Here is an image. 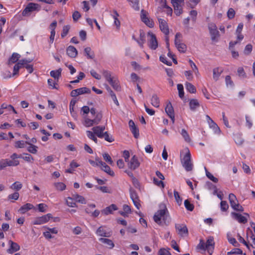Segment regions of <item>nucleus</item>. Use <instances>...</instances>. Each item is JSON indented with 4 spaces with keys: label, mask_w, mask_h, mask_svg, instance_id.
I'll return each mask as SVG.
<instances>
[{
    "label": "nucleus",
    "mask_w": 255,
    "mask_h": 255,
    "mask_svg": "<svg viewBox=\"0 0 255 255\" xmlns=\"http://www.w3.org/2000/svg\"><path fill=\"white\" fill-rule=\"evenodd\" d=\"M69 29H70L69 25H65L63 26V30H62V31L61 32V37L62 38L65 37L67 35V34H68V33L69 32Z\"/></svg>",
    "instance_id": "nucleus-60"
},
{
    "label": "nucleus",
    "mask_w": 255,
    "mask_h": 255,
    "mask_svg": "<svg viewBox=\"0 0 255 255\" xmlns=\"http://www.w3.org/2000/svg\"><path fill=\"white\" fill-rule=\"evenodd\" d=\"M158 255H171V254L168 250L162 248L158 251Z\"/></svg>",
    "instance_id": "nucleus-64"
},
{
    "label": "nucleus",
    "mask_w": 255,
    "mask_h": 255,
    "mask_svg": "<svg viewBox=\"0 0 255 255\" xmlns=\"http://www.w3.org/2000/svg\"><path fill=\"white\" fill-rule=\"evenodd\" d=\"M175 229L178 234L181 236H183L184 235H188V230L184 224H176Z\"/></svg>",
    "instance_id": "nucleus-10"
},
{
    "label": "nucleus",
    "mask_w": 255,
    "mask_h": 255,
    "mask_svg": "<svg viewBox=\"0 0 255 255\" xmlns=\"http://www.w3.org/2000/svg\"><path fill=\"white\" fill-rule=\"evenodd\" d=\"M205 170L206 172V175L209 179H210L214 183H217L218 182V179L214 177L210 172H209L206 167H205Z\"/></svg>",
    "instance_id": "nucleus-40"
},
{
    "label": "nucleus",
    "mask_w": 255,
    "mask_h": 255,
    "mask_svg": "<svg viewBox=\"0 0 255 255\" xmlns=\"http://www.w3.org/2000/svg\"><path fill=\"white\" fill-rule=\"evenodd\" d=\"M174 196L177 204L179 205H180L182 204V200L180 197L179 193L176 190L174 191Z\"/></svg>",
    "instance_id": "nucleus-50"
},
{
    "label": "nucleus",
    "mask_w": 255,
    "mask_h": 255,
    "mask_svg": "<svg viewBox=\"0 0 255 255\" xmlns=\"http://www.w3.org/2000/svg\"><path fill=\"white\" fill-rule=\"evenodd\" d=\"M67 54L71 58H75L78 54V51L75 47L69 46L67 48Z\"/></svg>",
    "instance_id": "nucleus-17"
},
{
    "label": "nucleus",
    "mask_w": 255,
    "mask_h": 255,
    "mask_svg": "<svg viewBox=\"0 0 255 255\" xmlns=\"http://www.w3.org/2000/svg\"><path fill=\"white\" fill-rule=\"evenodd\" d=\"M117 210L118 208L117 206L115 204H112L103 210L102 211V213L105 215H108L110 214H112L113 211H116Z\"/></svg>",
    "instance_id": "nucleus-18"
},
{
    "label": "nucleus",
    "mask_w": 255,
    "mask_h": 255,
    "mask_svg": "<svg viewBox=\"0 0 255 255\" xmlns=\"http://www.w3.org/2000/svg\"><path fill=\"white\" fill-rule=\"evenodd\" d=\"M177 89L178 90L179 97L181 99H183L184 98V95L183 86L181 84H178Z\"/></svg>",
    "instance_id": "nucleus-44"
},
{
    "label": "nucleus",
    "mask_w": 255,
    "mask_h": 255,
    "mask_svg": "<svg viewBox=\"0 0 255 255\" xmlns=\"http://www.w3.org/2000/svg\"><path fill=\"white\" fill-rule=\"evenodd\" d=\"M253 49V46L251 44H249L246 45L244 51V53L245 55H248L252 52Z\"/></svg>",
    "instance_id": "nucleus-56"
},
{
    "label": "nucleus",
    "mask_w": 255,
    "mask_h": 255,
    "mask_svg": "<svg viewBox=\"0 0 255 255\" xmlns=\"http://www.w3.org/2000/svg\"><path fill=\"white\" fill-rule=\"evenodd\" d=\"M38 5V4L37 3L32 2L29 3L23 10L22 13V15L25 16L29 15V13L31 12H32L36 9Z\"/></svg>",
    "instance_id": "nucleus-8"
},
{
    "label": "nucleus",
    "mask_w": 255,
    "mask_h": 255,
    "mask_svg": "<svg viewBox=\"0 0 255 255\" xmlns=\"http://www.w3.org/2000/svg\"><path fill=\"white\" fill-rule=\"evenodd\" d=\"M214 244L215 243L212 237L209 238L206 243H205L207 251L210 255H212L213 253Z\"/></svg>",
    "instance_id": "nucleus-15"
},
{
    "label": "nucleus",
    "mask_w": 255,
    "mask_h": 255,
    "mask_svg": "<svg viewBox=\"0 0 255 255\" xmlns=\"http://www.w3.org/2000/svg\"><path fill=\"white\" fill-rule=\"evenodd\" d=\"M52 215L51 214H47L46 215H43L41 217L36 218L34 221V225H41L47 222L50 219L52 218Z\"/></svg>",
    "instance_id": "nucleus-7"
},
{
    "label": "nucleus",
    "mask_w": 255,
    "mask_h": 255,
    "mask_svg": "<svg viewBox=\"0 0 255 255\" xmlns=\"http://www.w3.org/2000/svg\"><path fill=\"white\" fill-rule=\"evenodd\" d=\"M181 134L185 140V141L187 142H189L190 141V138L189 135L187 132V131L185 129H182L181 130Z\"/></svg>",
    "instance_id": "nucleus-54"
},
{
    "label": "nucleus",
    "mask_w": 255,
    "mask_h": 255,
    "mask_svg": "<svg viewBox=\"0 0 255 255\" xmlns=\"http://www.w3.org/2000/svg\"><path fill=\"white\" fill-rule=\"evenodd\" d=\"M25 142L23 140H18L15 143V147L16 148H23L25 146Z\"/></svg>",
    "instance_id": "nucleus-63"
},
{
    "label": "nucleus",
    "mask_w": 255,
    "mask_h": 255,
    "mask_svg": "<svg viewBox=\"0 0 255 255\" xmlns=\"http://www.w3.org/2000/svg\"><path fill=\"white\" fill-rule=\"evenodd\" d=\"M7 160V166H17L19 164V162L18 160H13L11 159V160H9L7 159H6Z\"/></svg>",
    "instance_id": "nucleus-57"
},
{
    "label": "nucleus",
    "mask_w": 255,
    "mask_h": 255,
    "mask_svg": "<svg viewBox=\"0 0 255 255\" xmlns=\"http://www.w3.org/2000/svg\"><path fill=\"white\" fill-rule=\"evenodd\" d=\"M189 106L190 110L194 111L197 108L199 107L200 104L197 99H192L189 102Z\"/></svg>",
    "instance_id": "nucleus-26"
},
{
    "label": "nucleus",
    "mask_w": 255,
    "mask_h": 255,
    "mask_svg": "<svg viewBox=\"0 0 255 255\" xmlns=\"http://www.w3.org/2000/svg\"><path fill=\"white\" fill-rule=\"evenodd\" d=\"M34 208V206L32 204L30 203H26L25 205L21 206L19 209L18 211L20 212L22 214H24L28 210L32 209Z\"/></svg>",
    "instance_id": "nucleus-24"
},
{
    "label": "nucleus",
    "mask_w": 255,
    "mask_h": 255,
    "mask_svg": "<svg viewBox=\"0 0 255 255\" xmlns=\"http://www.w3.org/2000/svg\"><path fill=\"white\" fill-rule=\"evenodd\" d=\"M184 206L186 209L190 211H192L194 208V206L188 200H185L184 201Z\"/></svg>",
    "instance_id": "nucleus-42"
},
{
    "label": "nucleus",
    "mask_w": 255,
    "mask_h": 255,
    "mask_svg": "<svg viewBox=\"0 0 255 255\" xmlns=\"http://www.w3.org/2000/svg\"><path fill=\"white\" fill-rule=\"evenodd\" d=\"M185 150V154L181 158V162L186 171H190L193 169V166L191 162V156L188 148H186Z\"/></svg>",
    "instance_id": "nucleus-2"
},
{
    "label": "nucleus",
    "mask_w": 255,
    "mask_h": 255,
    "mask_svg": "<svg viewBox=\"0 0 255 255\" xmlns=\"http://www.w3.org/2000/svg\"><path fill=\"white\" fill-rule=\"evenodd\" d=\"M139 39H136L134 38V36H133V38L134 39L136 42L138 43V44L139 45L140 47L143 48V44L145 42L146 39H145V34L144 32L140 30L139 31Z\"/></svg>",
    "instance_id": "nucleus-19"
},
{
    "label": "nucleus",
    "mask_w": 255,
    "mask_h": 255,
    "mask_svg": "<svg viewBox=\"0 0 255 255\" xmlns=\"http://www.w3.org/2000/svg\"><path fill=\"white\" fill-rule=\"evenodd\" d=\"M209 127L213 128L215 133H219L220 132V129L218 125L213 121H211L208 123Z\"/></svg>",
    "instance_id": "nucleus-31"
},
{
    "label": "nucleus",
    "mask_w": 255,
    "mask_h": 255,
    "mask_svg": "<svg viewBox=\"0 0 255 255\" xmlns=\"http://www.w3.org/2000/svg\"><path fill=\"white\" fill-rule=\"evenodd\" d=\"M73 199L76 201L79 202L81 204H86V200L82 196L79 195L78 194H73Z\"/></svg>",
    "instance_id": "nucleus-32"
},
{
    "label": "nucleus",
    "mask_w": 255,
    "mask_h": 255,
    "mask_svg": "<svg viewBox=\"0 0 255 255\" xmlns=\"http://www.w3.org/2000/svg\"><path fill=\"white\" fill-rule=\"evenodd\" d=\"M22 66V65H21V64H19V61L14 66L12 76H14L15 75L18 74L19 69Z\"/></svg>",
    "instance_id": "nucleus-53"
},
{
    "label": "nucleus",
    "mask_w": 255,
    "mask_h": 255,
    "mask_svg": "<svg viewBox=\"0 0 255 255\" xmlns=\"http://www.w3.org/2000/svg\"><path fill=\"white\" fill-rule=\"evenodd\" d=\"M232 254L242 255L243 254V252L241 249L239 248H235L233 249L231 252H229L227 253V255H231Z\"/></svg>",
    "instance_id": "nucleus-55"
},
{
    "label": "nucleus",
    "mask_w": 255,
    "mask_h": 255,
    "mask_svg": "<svg viewBox=\"0 0 255 255\" xmlns=\"http://www.w3.org/2000/svg\"><path fill=\"white\" fill-rule=\"evenodd\" d=\"M208 28L211 40L213 41L217 42L220 37V33L216 25L214 23H210L208 25Z\"/></svg>",
    "instance_id": "nucleus-4"
},
{
    "label": "nucleus",
    "mask_w": 255,
    "mask_h": 255,
    "mask_svg": "<svg viewBox=\"0 0 255 255\" xmlns=\"http://www.w3.org/2000/svg\"><path fill=\"white\" fill-rule=\"evenodd\" d=\"M129 127L130 130L133 134L135 138H137L139 136V130L138 128L135 126L134 122L130 120L128 122Z\"/></svg>",
    "instance_id": "nucleus-13"
},
{
    "label": "nucleus",
    "mask_w": 255,
    "mask_h": 255,
    "mask_svg": "<svg viewBox=\"0 0 255 255\" xmlns=\"http://www.w3.org/2000/svg\"><path fill=\"white\" fill-rule=\"evenodd\" d=\"M102 114L101 112L96 114L95 118L93 119L95 125H98L99 124L102 119Z\"/></svg>",
    "instance_id": "nucleus-58"
},
{
    "label": "nucleus",
    "mask_w": 255,
    "mask_h": 255,
    "mask_svg": "<svg viewBox=\"0 0 255 255\" xmlns=\"http://www.w3.org/2000/svg\"><path fill=\"white\" fill-rule=\"evenodd\" d=\"M223 70L221 68L217 67L213 69V79L215 81L219 79V77L223 72Z\"/></svg>",
    "instance_id": "nucleus-25"
},
{
    "label": "nucleus",
    "mask_w": 255,
    "mask_h": 255,
    "mask_svg": "<svg viewBox=\"0 0 255 255\" xmlns=\"http://www.w3.org/2000/svg\"><path fill=\"white\" fill-rule=\"evenodd\" d=\"M221 210L223 212L227 211L229 208V205L226 201H222L220 203Z\"/></svg>",
    "instance_id": "nucleus-51"
},
{
    "label": "nucleus",
    "mask_w": 255,
    "mask_h": 255,
    "mask_svg": "<svg viewBox=\"0 0 255 255\" xmlns=\"http://www.w3.org/2000/svg\"><path fill=\"white\" fill-rule=\"evenodd\" d=\"M128 166L131 170H135L139 166L140 163L138 161L137 157L134 155L130 160L128 162Z\"/></svg>",
    "instance_id": "nucleus-9"
},
{
    "label": "nucleus",
    "mask_w": 255,
    "mask_h": 255,
    "mask_svg": "<svg viewBox=\"0 0 255 255\" xmlns=\"http://www.w3.org/2000/svg\"><path fill=\"white\" fill-rule=\"evenodd\" d=\"M99 163L101 164V166L102 167L101 169L102 170H103L104 171H105V172H106L109 175L112 176H114L115 175L114 171L111 170V168L109 166L107 165L105 162L103 161Z\"/></svg>",
    "instance_id": "nucleus-20"
},
{
    "label": "nucleus",
    "mask_w": 255,
    "mask_h": 255,
    "mask_svg": "<svg viewBox=\"0 0 255 255\" xmlns=\"http://www.w3.org/2000/svg\"><path fill=\"white\" fill-rule=\"evenodd\" d=\"M103 75L109 83L111 82L113 80H114L113 78L111 77V73L108 71H104Z\"/></svg>",
    "instance_id": "nucleus-47"
},
{
    "label": "nucleus",
    "mask_w": 255,
    "mask_h": 255,
    "mask_svg": "<svg viewBox=\"0 0 255 255\" xmlns=\"http://www.w3.org/2000/svg\"><path fill=\"white\" fill-rule=\"evenodd\" d=\"M186 90L190 93H195L196 92L195 86L191 83L186 82L185 84Z\"/></svg>",
    "instance_id": "nucleus-34"
},
{
    "label": "nucleus",
    "mask_w": 255,
    "mask_h": 255,
    "mask_svg": "<svg viewBox=\"0 0 255 255\" xmlns=\"http://www.w3.org/2000/svg\"><path fill=\"white\" fill-rule=\"evenodd\" d=\"M9 248L7 249V252L9 254H12L20 250V246L16 243L11 240L8 241Z\"/></svg>",
    "instance_id": "nucleus-12"
},
{
    "label": "nucleus",
    "mask_w": 255,
    "mask_h": 255,
    "mask_svg": "<svg viewBox=\"0 0 255 255\" xmlns=\"http://www.w3.org/2000/svg\"><path fill=\"white\" fill-rule=\"evenodd\" d=\"M130 5L136 10L139 9V0H128Z\"/></svg>",
    "instance_id": "nucleus-35"
},
{
    "label": "nucleus",
    "mask_w": 255,
    "mask_h": 255,
    "mask_svg": "<svg viewBox=\"0 0 255 255\" xmlns=\"http://www.w3.org/2000/svg\"><path fill=\"white\" fill-rule=\"evenodd\" d=\"M96 234L97 235L101 237H110L111 234L110 232H107L103 228V227H100L96 231Z\"/></svg>",
    "instance_id": "nucleus-21"
},
{
    "label": "nucleus",
    "mask_w": 255,
    "mask_h": 255,
    "mask_svg": "<svg viewBox=\"0 0 255 255\" xmlns=\"http://www.w3.org/2000/svg\"><path fill=\"white\" fill-rule=\"evenodd\" d=\"M99 241H100L102 243L106 244L108 246L109 248L110 249H113L115 246V245L113 241L107 238H100Z\"/></svg>",
    "instance_id": "nucleus-27"
},
{
    "label": "nucleus",
    "mask_w": 255,
    "mask_h": 255,
    "mask_svg": "<svg viewBox=\"0 0 255 255\" xmlns=\"http://www.w3.org/2000/svg\"><path fill=\"white\" fill-rule=\"evenodd\" d=\"M235 15V11L232 8H230L227 12L228 17L231 19L233 18Z\"/></svg>",
    "instance_id": "nucleus-61"
},
{
    "label": "nucleus",
    "mask_w": 255,
    "mask_h": 255,
    "mask_svg": "<svg viewBox=\"0 0 255 255\" xmlns=\"http://www.w3.org/2000/svg\"><path fill=\"white\" fill-rule=\"evenodd\" d=\"M112 16L114 19V24L117 26L118 29H119L121 22L118 17L119 16V14L116 10H114L113 13L111 14Z\"/></svg>",
    "instance_id": "nucleus-22"
},
{
    "label": "nucleus",
    "mask_w": 255,
    "mask_h": 255,
    "mask_svg": "<svg viewBox=\"0 0 255 255\" xmlns=\"http://www.w3.org/2000/svg\"><path fill=\"white\" fill-rule=\"evenodd\" d=\"M61 71L62 70L61 68H59L56 71H51L50 72V75L51 77H53L55 79H58L59 77L61 76Z\"/></svg>",
    "instance_id": "nucleus-37"
},
{
    "label": "nucleus",
    "mask_w": 255,
    "mask_h": 255,
    "mask_svg": "<svg viewBox=\"0 0 255 255\" xmlns=\"http://www.w3.org/2000/svg\"><path fill=\"white\" fill-rule=\"evenodd\" d=\"M77 90L79 95L84 94H90L91 93L90 89L87 87H82L77 89Z\"/></svg>",
    "instance_id": "nucleus-41"
},
{
    "label": "nucleus",
    "mask_w": 255,
    "mask_h": 255,
    "mask_svg": "<svg viewBox=\"0 0 255 255\" xmlns=\"http://www.w3.org/2000/svg\"><path fill=\"white\" fill-rule=\"evenodd\" d=\"M153 220L155 223L159 225L163 226L169 224L170 218L165 204L161 203L159 205V210L155 213Z\"/></svg>",
    "instance_id": "nucleus-1"
},
{
    "label": "nucleus",
    "mask_w": 255,
    "mask_h": 255,
    "mask_svg": "<svg viewBox=\"0 0 255 255\" xmlns=\"http://www.w3.org/2000/svg\"><path fill=\"white\" fill-rule=\"evenodd\" d=\"M104 159L108 162L110 165H112L113 164V161L112 159V158L109 155V154L107 153H105L103 154Z\"/></svg>",
    "instance_id": "nucleus-49"
},
{
    "label": "nucleus",
    "mask_w": 255,
    "mask_h": 255,
    "mask_svg": "<svg viewBox=\"0 0 255 255\" xmlns=\"http://www.w3.org/2000/svg\"><path fill=\"white\" fill-rule=\"evenodd\" d=\"M151 104L154 107L158 108L159 107L160 101L157 95L154 94L152 95L151 99Z\"/></svg>",
    "instance_id": "nucleus-28"
},
{
    "label": "nucleus",
    "mask_w": 255,
    "mask_h": 255,
    "mask_svg": "<svg viewBox=\"0 0 255 255\" xmlns=\"http://www.w3.org/2000/svg\"><path fill=\"white\" fill-rule=\"evenodd\" d=\"M22 185L19 182L16 181L13 183L11 186L10 188L13 190H15L16 191H19L22 188Z\"/></svg>",
    "instance_id": "nucleus-43"
},
{
    "label": "nucleus",
    "mask_w": 255,
    "mask_h": 255,
    "mask_svg": "<svg viewBox=\"0 0 255 255\" xmlns=\"http://www.w3.org/2000/svg\"><path fill=\"white\" fill-rule=\"evenodd\" d=\"M102 138L109 142H112L114 141V138L112 135L109 134L107 131H106L103 134Z\"/></svg>",
    "instance_id": "nucleus-36"
},
{
    "label": "nucleus",
    "mask_w": 255,
    "mask_h": 255,
    "mask_svg": "<svg viewBox=\"0 0 255 255\" xmlns=\"http://www.w3.org/2000/svg\"><path fill=\"white\" fill-rule=\"evenodd\" d=\"M92 130L95 134H96L98 137L102 138L103 134L105 132L104 131L105 129V127L102 126H96L92 128Z\"/></svg>",
    "instance_id": "nucleus-14"
},
{
    "label": "nucleus",
    "mask_w": 255,
    "mask_h": 255,
    "mask_svg": "<svg viewBox=\"0 0 255 255\" xmlns=\"http://www.w3.org/2000/svg\"><path fill=\"white\" fill-rule=\"evenodd\" d=\"M147 37L149 47L152 50H155L158 47V42L155 35L151 32H148Z\"/></svg>",
    "instance_id": "nucleus-5"
},
{
    "label": "nucleus",
    "mask_w": 255,
    "mask_h": 255,
    "mask_svg": "<svg viewBox=\"0 0 255 255\" xmlns=\"http://www.w3.org/2000/svg\"><path fill=\"white\" fill-rule=\"evenodd\" d=\"M55 188L60 191H63L66 188V185L62 182H57L54 184Z\"/></svg>",
    "instance_id": "nucleus-46"
},
{
    "label": "nucleus",
    "mask_w": 255,
    "mask_h": 255,
    "mask_svg": "<svg viewBox=\"0 0 255 255\" xmlns=\"http://www.w3.org/2000/svg\"><path fill=\"white\" fill-rule=\"evenodd\" d=\"M84 52L88 59H93L95 57L94 51H92L91 48L89 47L85 48Z\"/></svg>",
    "instance_id": "nucleus-30"
},
{
    "label": "nucleus",
    "mask_w": 255,
    "mask_h": 255,
    "mask_svg": "<svg viewBox=\"0 0 255 255\" xmlns=\"http://www.w3.org/2000/svg\"><path fill=\"white\" fill-rule=\"evenodd\" d=\"M109 83L111 85V86L115 90L117 91H119L121 90V87L119 85V82L117 80L114 79Z\"/></svg>",
    "instance_id": "nucleus-39"
},
{
    "label": "nucleus",
    "mask_w": 255,
    "mask_h": 255,
    "mask_svg": "<svg viewBox=\"0 0 255 255\" xmlns=\"http://www.w3.org/2000/svg\"><path fill=\"white\" fill-rule=\"evenodd\" d=\"M163 8H166L167 9V14L168 15H171L172 13V9L166 4V1L164 0L162 3H160Z\"/></svg>",
    "instance_id": "nucleus-45"
},
{
    "label": "nucleus",
    "mask_w": 255,
    "mask_h": 255,
    "mask_svg": "<svg viewBox=\"0 0 255 255\" xmlns=\"http://www.w3.org/2000/svg\"><path fill=\"white\" fill-rule=\"evenodd\" d=\"M87 133L88 137L97 143L98 142V139L95 136L94 133L91 131H87Z\"/></svg>",
    "instance_id": "nucleus-59"
},
{
    "label": "nucleus",
    "mask_w": 255,
    "mask_h": 255,
    "mask_svg": "<svg viewBox=\"0 0 255 255\" xmlns=\"http://www.w3.org/2000/svg\"><path fill=\"white\" fill-rule=\"evenodd\" d=\"M158 20L159 23V27L161 31L166 35H168L169 31L166 21L162 18H158Z\"/></svg>",
    "instance_id": "nucleus-11"
},
{
    "label": "nucleus",
    "mask_w": 255,
    "mask_h": 255,
    "mask_svg": "<svg viewBox=\"0 0 255 255\" xmlns=\"http://www.w3.org/2000/svg\"><path fill=\"white\" fill-rule=\"evenodd\" d=\"M229 200L231 207L233 209L235 206L238 203V201L236 196L233 194L230 193L229 195Z\"/></svg>",
    "instance_id": "nucleus-23"
},
{
    "label": "nucleus",
    "mask_w": 255,
    "mask_h": 255,
    "mask_svg": "<svg viewBox=\"0 0 255 255\" xmlns=\"http://www.w3.org/2000/svg\"><path fill=\"white\" fill-rule=\"evenodd\" d=\"M153 183L157 186L164 188L165 185L162 180H158L156 178L153 177Z\"/></svg>",
    "instance_id": "nucleus-52"
},
{
    "label": "nucleus",
    "mask_w": 255,
    "mask_h": 255,
    "mask_svg": "<svg viewBox=\"0 0 255 255\" xmlns=\"http://www.w3.org/2000/svg\"><path fill=\"white\" fill-rule=\"evenodd\" d=\"M171 2L174 9V12L177 15H179L182 13V3L184 0H171Z\"/></svg>",
    "instance_id": "nucleus-6"
},
{
    "label": "nucleus",
    "mask_w": 255,
    "mask_h": 255,
    "mask_svg": "<svg viewBox=\"0 0 255 255\" xmlns=\"http://www.w3.org/2000/svg\"><path fill=\"white\" fill-rule=\"evenodd\" d=\"M24 156H22V158L27 162H31L33 160L32 156L28 153H24Z\"/></svg>",
    "instance_id": "nucleus-62"
},
{
    "label": "nucleus",
    "mask_w": 255,
    "mask_h": 255,
    "mask_svg": "<svg viewBox=\"0 0 255 255\" xmlns=\"http://www.w3.org/2000/svg\"><path fill=\"white\" fill-rule=\"evenodd\" d=\"M73 197H68L67 200H66V204L71 207H74L76 206V204L75 202L73 201Z\"/></svg>",
    "instance_id": "nucleus-48"
},
{
    "label": "nucleus",
    "mask_w": 255,
    "mask_h": 255,
    "mask_svg": "<svg viewBox=\"0 0 255 255\" xmlns=\"http://www.w3.org/2000/svg\"><path fill=\"white\" fill-rule=\"evenodd\" d=\"M25 143L27 144H29V146L27 147V150L31 153H33V154H35L36 153L37 151V147L33 144H32L31 143H30V142H29L28 141H25Z\"/></svg>",
    "instance_id": "nucleus-33"
},
{
    "label": "nucleus",
    "mask_w": 255,
    "mask_h": 255,
    "mask_svg": "<svg viewBox=\"0 0 255 255\" xmlns=\"http://www.w3.org/2000/svg\"><path fill=\"white\" fill-rule=\"evenodd\" d=\"M182 34L180 32H177L175 35L174 43L178 50L182 53H185L186 51V45L181 42Z\"/></svg>",
    "instance_id": "nucleus-3"
},
{
    "label": "nucleus",
    "mask_w": 255,
    "mask_h": 255,
    "mask_svg": "<svg viewBox=\"0 0 255 255\" xmlns=\"http://www.w3.org/2000/svg\"><path fill=\"white\" fill-rule=\"evenodd\" d=\"M165 110L168 116L174 114L173 108L170 102L167 104Z\"/></svg>",
    "instance_id": "nucleus-38"
},
{
    "label": "nucleus",
    "mask_w": 255,
    "mask_h": 255,
    "mask_svg": "<svg viewBox=\"0 0 255 255\" xmlns=\"http://www.w3.org/2000/svg\"><path fill=\"white\" fill-rule=\"evenodd\" d=\"M20 57V55L19 54L17 53H13L8 60V65L16 63L18 61Z\"/></svg>",
    "instance_id": "nucleus-29"
},
{
    "label": "nucleus",
    "mask_w": 255,
    "mask_h": 255,
    "mask_svg": "<svg viewBox=\"0 0 255 255\" xmlns=\"http://www.w3.org/2000/svg\"><path fill=\"white\" fill-rule=\"evenodd\" d=\"M232 217L236 220H237L239 223L242 224H245L247 222L248 220L247 218L242 215L239 213H237L235 212L232 213Z\"/></svg>",
    "instance_id": "nucleus-16"
}]
</instances>
